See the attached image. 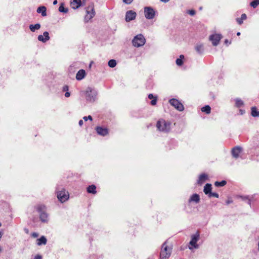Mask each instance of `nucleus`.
I'll return each instance as SVG.
<instances>
[{"instance_id":"obj_1","label":"nucleus","mask_w":259,"mask_h":259,"mask_svg":"<svg viewBox=\"0 0 259 259\" xmlns=\"http://www.w3.org/2000/svg\"><path fill=\"white\" fill-rule=\"evenodd\" d=\"M171 124V123L170 121L161 118L157 121L156 126L160 132L168 133L170 130Z\"/></svg>"},{"instance_id":"obj_2","label":"nucleus","mask_w":259,"mask_h":259,"mask_svg":"<svg viewBox=\"0 0 259 259\" xmlns=\"http://www.w3.org/2000/svg\"><path fill=\"white\" fill-rule=\"evenodd\" d=\"M167 242L166 241L162 244L159 259H167L171 254L172 247L167 245Z\"/></svg>"},{"instance_id":"obj_3","label":"nucleus","mask_w":259,"mask_h":259,"mask_svg":"<svg viewBox=\"0 0 259 259\" xmlns=\"http://www.w3.org/2000/svg\"><path fill=\"white\" fill-rule=\"evenodd\" d=\"M37 211L39 213V218L43 222H46L48 221V214L46 212V207L42 204L38 205L36 206Z\"/></svg>"},{"instance_id":"obj_4","label":"nucleus","mask_w":259,"mask_h":259,"mask_svg":"<svg viewBox=\"0 0 259 259\" xmlns=\"http://www.w3.org/2000/svg\"><path fill=\"white\" fill-rule=\"evenodd\" d=\"M145 38L141 34L137 35L132 40L133 45L137 48L143 46L145 44Z\"/></svg>"},{"instance_id":"obj_5","label":"nucleus","mask_w":259,"mask_h":259,"mask_svg":"<svg viewBox=\"0 0 259 259\" xmlns=\"http://www.w3.org/2000/svg\"><path fill=\"white\" fill-rule=\"evenodd\" d=\"M96 14V12L94 9V5L93 3L89 5L86 9V15L84 17V20L88 22L91 19H92Z\"/></svg>"},{"instance_id":"obj_6","label":"nucleus","mask_w":259,"mask_h":259,"mask_svg":"<svg viewBox=\"0 0 259 259\" xmlns=\"http://www.w3.org/2000/svg\"><path fill=\"white\" fill-rule=\"evenodd\" d=\"M170 104L174 106L178 111H182L184 109V107L182 103L176 99H171L169 100Z\"/></svg>"},{"instance_id":"obj_7","label":"nucleus","mask_w":259,"mask_h":259,"mask_svg":"<svg viewBox=\"0 0 259 259\" xmlns=\"http://www.w3.org/2000/svg\"><path fill=\"white\" fill-rule=\"evenodd\" d=\"M57 198L60 202H64L69 198L68 192L66 191L64 189H63L62 190L58 192Z\"/></svg>"},{"instance_id":"obj_8","label":"nucleus","mask_w":259,"mask_h":259,"mask_svg":"<svg viewBox=\"0 0 259 259\" xmlns=\"http://www.w3.org/2000/svg\"><path fill=\"white\" fill-rule=\"evenodd\" d=\"M144 13L145 17L148 19H152L155 16V11L151 7H145L144 8Z\"/></svg>"},{"instance_id":"obj_9","label":"nucleus","mask_w":259,"mask_h":259,"mask_svg":"<svg viewBox=\"0 0 259 259\" xmlns=\"http://www.w3.org/2000/svg\"><path fill=\"white\" fill-rule=\"evenodd\" d=\"M222 35L219 34H214L209 36V40L212 41L214 46H217L222 38Z\"/></svg>"},{"instance_id":"obj_10","label":"nucleus","mask_w":259,"mask_h":259,"mask_svg":"<svg viewBox=\"0 0 259 259\" xmlns=\"http://www.w3.org/2000/svg\"><path fill=\"white\" fill-rule=\"evenodd\" d=\"M199 236L198 232H197L195 234L191 236V240L190 242V244L194 248L198 247L197 242L199 239Z\"/></svg>"},{"instance_id":"obj_11","label":"nucleus","mask_w":259,"mask_h":259,"mask_svg":"<svg viewBox=\"0 0 259 259\" xmlns=\"http://www.w3.org/2000/svg\"><path fill=\"white\" fill-rule=\"evenodd\" d=\"M136 13L132 10L127 11L125 14V21L130 22L134 20L136 18Z\"/></svg>"},{"instance_id":"obj_12","label":"nucleus","mask_w":259,"mask_h":259,"mask_svg":"<svg viewBox=\"0 0 259 259\" xmlns=\"http://www.w3.org/2000/svg\"><path fill=\"white\" fill-rule=\"evenodd\" d=\"M96 130L98 135L105 136L108 134V130L107 128H103L101 126H97Z\"/></svg>"},{"instance_id":"obj_13","label":"nucleus","mask_w":259,"mask_h":259,"mask_svg":"<svg viewBox=\"0 0 259 259\" xmlns=\"http://www.w3.org/2000/svg\"><path fill=\"white\" fill-rule=\"evenodd\" d=\"M241 151V148L239 146L234 147L231 151L232 156L235 158H238Z\"/></svg>"},{"instance_id":"obj_14","label":"nucleus","mask_w":259,"mask_h":259,"mask_svg":"<svg viewBox=\"0 0 259 259\" xmlns=\"http://www.w3.org/2000/svg\"><path fill=\"white\" fill-rule=\"evenodd\" d=\"M50 39L49 32L45 31L43 33V35H39L38 36V40L43 42H46Z\"/></svg>"},{"instance_id":"obj_15","label":"nucleus","mask_w":259,"mask_h":259,"mask_svg":"<svg viewBox=\"0 0 259 259\" xmlns=\"http://www.w3.org/2000/svg\"><path fill=\"white\" fill-rule=\"evenodd\" d=\"M85 75V71L84 70L80 69L79 70L76 75V78L77 80H80L83 79Z\"/></svg>"},{"instance_id":"obj_16","label":"nucleus","mask_w":259,"mask_h":259,"mask_svg":"<svg viewBox=\"0 0 259 259\" xmlns=\"http://www.w3.org/2000/svg\"><path fill=\"white\" fill-rule=\"evenodd\" d=\"M207 178L208 176L206 174H202L199 176V179L197 181V183L198 184L201 185L206 181Z\"/></svg>"},{"instance_id":"obj_17","label":"nucleus","mask_w":259,"mask_h":259,"mask_svg":"<svg viewBox=\"0 0 259 259\" xmlns=\"http://www.w3.org/2000/svg\"><path fill=\"white\" fill-rule=\"evenodd\" d=\"M81 5V0H73L71 2V6L74 9L78 8Z\"/></svg>"},{"instance_id":"obj_18","label":"nucleus","mask_w":259,"mask_h":259,"mask_svg":"<svg viewBox=\"0 0 259 259\" xmlns=\"http://www.w3.org/2000/svg\"><path fill=\"white\" fill-rule=\"evenodd\" d=\"M200 201V197H199V195L197 194H193L189 201V202H195L196 203H198Z\"/></svg>"},{"instance_id":"obj_19","label":"nucleus","mask_w":259,"mask_h":259,"mask_svg":"<svg viewBox=\"0 0 259 259\" xmlns=\"http://www.w3.org/2000/svg\"><path fill=\"white\" fill-rule=\"evenodd\" d=\"M87 192L89 193H92V194H96L97 193V191H96V186L94 185H92L89 186L87 188Z\"/></svg>"},{"instance_id":"obj_20","label":"nucleus","mask_w":259,"mask_h":259,"mask_svg":"<svg viewBox=\"0 0 259 259\" xmlns=\"http://www.w3.org/2000/svg\"><path fill=\"white\" fill-rule=\"evenodd\" d=\"M86 99L87 100L92 102L95 100V96L92 95V91L90 92L87 91L86 93Z\"/></svg>"},{"instance_id":"obj_21","label":"nucleus","mask_w":259,"mask_h":259,"mask_svg":"<svg viewBox=\"0 0 259 259\" xmlns=\"http://www.w3.org/2000/svg\"><path fill=\"white\" fill-rule=\"evenodd\" d=\"M211 185L207 183L205 185L203 191L205 194L207 195L211 192Z\"/></svg>"},{"instance_id":"obj_22","label":"nucleus","mask_w":259,"mask_h":259,"mask_svg":"<svg viewBox=\"0 0 259 259\" xmlns=\"http://www.w3.org/2000/svg\"><path fill=\"white\" fill-rule=\"evenodd\" d=\"M47 240L46 238L42 236L40 238L37 240V244L39 246L44 244L46 245L47 244Z\"/></svg>"},{"instance_id":"obj_23","label":"nucleus","mask_w":259,"mask_h":259,"mask_svg":"<svg viewBox=\"0 0 259 259\" xmlns=\"http://www.w3.org/2000/svg\"><path fill=\"white\" fill-rule=\"evenodd\" d=\"M46 10L45 6L39 7L37 9V12L41 13L42 16H46L47 15Z\"/></svg>"},{"instance_id":"obj_24","label":"nucleus","mask_w":259,"mask_h":259,"mask_svg":"<svg viewBox=\"0 0 259 259\" xmlns=\"http://www.w3.org/2000/svg\"><path fill=\"white\" fill-rule=\"evenodd\" d=\"M251 115L253 117L259 116V111L257 110L256 107H252L251 108Z\"/></svg>"},{"instance_id":"obj_25","label":"nucleus","mask_w":259,"mask_h":259,"mask_svg":"<svg viewBox=\"0 0 259 259\" xmlns=\"http://www.w3.org/2000/svg\"><path fill=\"white\" fill-rule=\"evenodd\" d=\"M148 98L149 99H152L151 101V104L153 106L155 105L157 103V97H154L153 94H150L148 95Z\"/></svg>"},{"instance_id":"obj_26","label":"nucleus","mask_w":259,"mask_h":259,"mask_svg":"<svg viewBox=\"0 0 259 259\" xmlns=\"http://www.w3.org/2000/svg\"><path fill=\"white\" fill-rule=\"evenodd\" d=\"M40 28V25L39 23L35 25L31 24L29 25V29L32 32H34L36 30H38Z\"/></svg>"},{"instance_id":"obj_27","label":"nucleus","mask_w":259,"mask_h":259,"mask_svg":"<svg viewBox=\"0 0 259 259\" xmlns=\"http://www.w3.org/2000/svg\"><path fill=\"white\" fill-rule=\"evenodd\" d=\"M246 15L245 14H243L241 15L240 18H237L236 19V21L239 25H241L243 23V21L246 20Z\"/></svg>"},{"instance_id":"obj_28","label":"nucleus","mask_w":259,"mask_h":259,"mask_svg":"<svg viewBox=\"0 0 259 259\" xmlns=\"http://www.w3.org/2000/svg\"><path fill=\"white\" fill-rule=\"evenodd\" d=\"M235 106L237 108H240L244 105V102L242 100L240 99H236L235 100Z\"/></svg>"},{"instance_id":"obj_29","label":"nucleus","mask_w":259,"mask_h":259,"mask_svg":"<svg viewBox=\"0 0 259 259\" xmlns=\"http://www.w3.org/2000/svg\"><path fill=\"white\" fill-rule=\"evenodd\" d=\"M201 111L206 114H209L211 111V108L209 105H205L201 108Z\"/></svg>"},{"instance_id":"obj_30","label":"nucleus","mask_w":259,"mask_h":259,"mask_svg":"<svg viewBox=\"0 0 259 259\" xmlns=\"http://www.w3.org/2000/svg\"><path fill=\"white\" fill-rule=\"evenodd\" d=\"M196 51L199 54H201L203 51V46L202 44L197 45L195 47Z\"/></svg>"},{"instance_id":"obj_31","label":"nucleus","mask_w":259,"mask_h":259,"mask_svg":"<svg viewBox=\"0 0 259 259\" xmlns=\"http://www.w3.org/2000/svg\"><path fill=\"white\" fill-rule=\"evenodd\" d=\"M184 58V56L183 55H180V58H178L176 60V64L178 66H182L183 64V59Z\"/></svg>"},{"instance_id":"obj_32","label":"nucleus","mask_w":259,"mask_h":259,"mask_svg":"<svg viewBox=\"0 0 259 259\" xmlns=\"http://www.w3.org/2000/svg\"><path fill=\"white\" fill-rule=\"evenodd\" d=\"M68 9L67 8H64V4L63 3H61V4L60 5V7H59V11L60 12H63V13H66L68 12Z\"/></svg>"},{"instance_id":"obj_33","label":"nucleus","mask_w":259,"mask_h":259,"mask_svg":"<svg viewBox=\"0 0 259 259\" xmlns=\"http://www.w3.org/2000/svg\"><path fill=\"white\" fill-rule=\"evenodd\" d=\"M227 182L225 180H223L221 182L216 181L214 183V185L216 187H223L226 184Z\"/></svg>"},{"instance_id":"obj_34","label":"nucleus","mask_w":259,"mask_h":259,"mask_svg":"<svg viewBox=\"0 0 259 259\" xmlns=\"http://www.w3.org/2000/svg\"><path fill=\"white\" fill-rule=\"evenodd\" d=\"M108 65L109 67H110L111 68H113V67H115V66L116 65V60H114V59H111V60H109L108 62Z\"/></svg>"},{"instance_id":"obj_35","label":"nucleus","mask_w":259,"mask_h":259,"mask_svg":"<svg viewBox=\"0 0 259 259\" xmlns=\"http://www.w3.org/2000/svg\"><path fill=\"white\" fill-rule=\"evenodd\" d=\"M259 5V0H253L250 4V6L255 8Z\"/></svg>"},{"instance_id":"obj_36","label":"nucleus","mask_w":259,"mask_h":259,"mask_svg":"<svg viewBox=\"0 0 259 259\" xmlns=\"http://www.w3.org/2000/svg\"><path fill=\"white\" fill-rule=\"evenodd\" d=\"M209 197H214L215 198H219V195L217 193L211 192L208 194Z\"/></svg>"},{"instance_id":"obj_37","label":"nucleus","mask_w":259,"mask_h":259,"mask_svg":"<svg viewBox=\"0 0 259 259\" xmlns=\"http://www.w3.org/2000/svg\"><path fill=\"white\" fill-rule=\"evenodd\" d=\"M83 118L85 121H87L88 119H90L91 121L93 120L92 117L91 115H89L88 116H84Z\"/></svg>"},{"instance_id":"obj_38","label":"nucleus","mask_w":259,"mask_h":259,"mask_svg":"<svg viewBox=\"0 0 259 259\" xmlns=\"http://www.w3.org/2000/svg\"><path fill=\"white\" fill-rule=\"evenodd\" d=\"M123 2L126 4H131L133 0H122Z\"/></svg>"},{"instance_id":"obj_39","label":"nucleus","mask_w":259,"mask_h":259,"mask_svg":"<svg viewBox=\"0 0 259 259\" xmlns=\"http://www.w3.org/2000/svg\"><path fill=\"white\" fill-rule=\"evenodd\" d=\"M196 12L195 10H191L189 11V14L192 16H193L195 14Z\"/></svg>"},{"instance_id":"obj_40","label":"nucleus","mask_w":259,"mask_h":259,"mask_svg":"<svg viewBox=\"0 0 259 259\" xmlns=\"http://www.w3.org/2000/svg\"><path fill=\"white\" fill-rule=\"evenodd\" d=\"M31 236L33 238H36L38 236V233H37L36 232H33L31 234Z\"/></svg>"},{"instance_id":"obj_41","label":"nucleus","mask_w":259,"mask_h":259,"mask_svg":"<svg viewBox=\"0 0 259 259\" xmlns=\"http://www.w3.org/2000/svg\"><path fill=\"white\" fill-rule=\"evenodd\" d=\"M69 90V88L68 85H64L63 88V91H66L67 92Z\"/></svg>"},{"instance_id":"obj_42","label":"nucleus","mask_w":259,"mask_h":259,"mask_svg":"<svg viewBox=\"0 0 259 259\" xmlns=\"http://www.w3.org/2000/svg\"><path fill=\"white\" fill-rule=\"evenodd\" d=\"M233 202V200L231 199H228L226 201V203L227 204H229L230 203H232Z\"/></svg>"},{"instance_id":"obj_43","label":"nucleus","mask_w":259,"mask_h":259,"mask_svg":"<svg viewBox=\"0 0 259 259\" xmlns=\"http://www.w3.org/2000/svg\"><path fill=\"white\" fill-rule=\"evenodd\" d=\"M34 259H42V257L41 255H37L35 256Z\"/></svg>"},{"instance_id":"obj_44","label":"nucleus","mask_w":259,"mask_h":259,"mask_svg":"<svg viewBox=\"0 0 259 259\" xmlns=\"http://www.w3.org/2000/svg\"><path fill=\"white\" fill-rule=\"evenodd\" d=\"M70 96V93L66 92L65 94V96L67 98L69 97Z\"/></svg>"},{"instance_id":"obj_45","label":"nucleus","mask_w":259,"mask_h":259,"mask_svg":"<svg viewBox=\"0 0 259 259\" xmlns=\"http://www.w3.org/2000/svg\"><path fill=\"white\" fill-rule=\"evenodd\" d=\"M78 123H79V125L80 126H82V124H83V121H82V120H80L79 121Z\"/></svg>"},{"instance_id":"obj_46","label":"nucleus","mask_w":259,"mask_h":259,"mask_svg":"<svg viewBox=\"0 0 259 259\" xmlns=\"http://www.w3.org/2000/svg\"><path fill=\"white\" fill-rule=\"evenodd\" d=\"M239 112L240 113V114H241V115L245 113V111L242 109H240Z\"/></svg>"},{"instance_id":"obj_47","label":"nucleus","mask_w":259,"mask_h":259,"mask_svg":"<svg viewBox=\"0 0 259 259\" xmlns=\"http://www.w3.org/2000/svg\"><path fill=\"white\" fill-rule=\"evenodd\" d=\"M225 43L226 44V45H228V44H231V42H229L228 40V39H226L225 40Z\"/></svg>"},{"instance_id":"obj_48","label":"nucleus","mask_w":259,"mask_h":259,"mask_svg":"<svg viewBox=\"0 0 259 259\" xmlns=\"http://www.w3.org/2000/svg\"><path fill=\"white\" fill-rule=\"evenodd\" d=\"M240 197H241L242 199H248V198L247 197H242V196H240Z\"/></svg>"},{"instance_id":"obj_49","label":"nucleus","mask_w":259,"mask_h":259,"mask_svg":"<svg viewBox=\"0 0 259 259\" xmlns=\"http://www.w3.org/2000/svg\"><path fill=\"white\" fill-rule=\"evenodd\" d=\"M58 2H57V0H55L54 2H53V5H55L57 4Z\"/></svg>"},{"instance_id":"obj_50","label":"nucleus","mask_w":259,"mask_h":259,"mask_svg":"<svg viewBox=\"0 0 259 259\" xmlns=\"http://www.w3.org/2000/svg\"><path fill=\"white\" fill-rule=\"evenodd\" d=\"M161 2H164V3H166L167 2H168L169 0H160Z\"/></svg>"},{"instance_id":"obj_51","label":"nucleus","mask_w":259,"mask_h":259,"mask_svg":"<svg viewBox=\"0 0 259 259\" xmlns=\"http://www.w3.org/2000/svg\"><path fill=\"white\" fill-rule=\"evenodd\" d=\"M237 35L238 36L240 35V32H238L237 33Z\"/></svg>"},{"instance_id":"obj_52","label":"nucleus","mask_w":259,"mask_h":259,"mask_svg":"<svg viewBox=\"0 0 259 259\" xmlns=\"http://www.w3.org/2000/svg\"><path fill=\"white\" fill-rule=\"evenodd\" d=\"M1 251H2V248H1V247H0V252H1Z\"/></svg>"},{"instance_id":"obj_53","label":"nucleus","mask_w":259,"mask_h":259,"mask_svg":"<svg viewBox=\"0 0 259 259\" xmlns=\"http://www.w3.org/2000/svg\"><path fill=\"white\" fill-rule=\"evenodd\" d=\"M2 226V224L0 223V227H1Z\"/></svg>"}]
</instances>
